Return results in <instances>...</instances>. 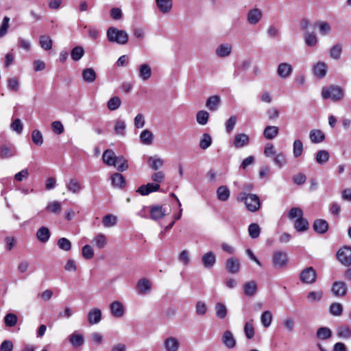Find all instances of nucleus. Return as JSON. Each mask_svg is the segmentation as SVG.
Wrapping results in <instances>:
<instances>
[{
    "label": "nucleus",
    "mask_w": 351,
    "mask_h": 351,
    "mask_svg": "<svg viewBox=\"0 0 351 351\" xmlns=\"http://www.w3.org/2000/svg\"><path fill=\"white\" fill-rule=\"evenodd\" d=\"M158 10L165 14L171 12L173 8V0H156Z\"/></svg>",
    "instance_id": "nucleus-15"
},
{
    "label": "nucleus",
    "mask_w": 351,
    "mask_h": 351,
    "mask_svg": "<svg viewBox=\"0 0 351 351\" xmlns=\"http://www.w3.org/2000/svg\"><path fill=\"white\" fill-rule=\"evenodd\" d=\"M343 96V89L339 86L324 87L322 90V97L325 99H330L332 101H338L341 100Z\"/></svg>",
    "instance_id": "nucleus-3"
},
{
    "label": "nucleus",
    "mask_w": 351,
    "mask_h": 351,
    "mask_svg": "<svg viewBox=\"0 0 351 351\" xmlns=\"http://www.w3.org/2000/svg\"><path fill=\"white\" fill-rule=\"evenodd\" d=\"M329 312L334 316H340L343 313V305L339 302H333L330 305Z\"/></svg>",
    "instance_id": "nucleus-54"
},
{
    "label": "nucleus",
    "mask_w": 351,
    "mask_h": 351,
    "mask_svg": "<svg viewBox=\"0 0 351 351\" xmlns=\"http://www.w3.org/2000/svg\"><path fill=\"white\" fill-rule=\"evenodd\" d=\"M87 317L90 324H97L101 319V311L97 308H93L88 312Z\"/></svg>",
    "instance_id": "nucleus-20"
},
{
    "label": "nucleus",
    "mask_w": 351,
    "mask_h": 351,
    "mask_svg": "<svg viewBox=\"0 0 351 351\" xmlns=\"http://www.w3.org/2000/svg\"><path fill=\"white\" fill-rule=\"evenodd\" d=\"M293 66L287 62H281L278 64L276 70L278 76L281 79L289 77L293 73Z\"/></svg>",
    "instance_id": "nucleus-8"
},
{
    "label": "nucleus",
    "mask_w": 351,
    "mask_h": 351,
    "mask_svg": "<svg viewBox=\"0 0 351 351\" xmlns=\"http://www.w3.org/2000/svg\"><path fill=\"white\" fill-rule=\"evenodd\" d=\"M237 200L245 203L246 208L250 212H256L261 207V202L259 197L252 193H240Z\"/></svg>",
    "instance_id": "nucleus-1"
},
{
    "label": "nucleus",
    "mask_w": 351,
    "mask_h": 351,
    "mask_svg": "<svg viewBox=\"0 0 351 351\" xmlns=\"http://www.w3.org/2000/svg\"><path fill=\"white\" fill-rule=\"evenodd\" d=\"M337 336L342 339L351 338V328L348 326H341L337 330Z\"/></svg>",
    "instance_id": "nucleus-45"
},
{
    "label": "nucleus",
    "mask_w": 351,
    "mask_h": 351,
    "mask_svg": "<svg viewBox=\"0 0 351 351\" xmlns=\"http://www.w3.org/2000/svg\"><path fill=\"white\" fill-rule=\"evenodd\" d=\"M58 246L60 249L64 251H69L71 248V241L64 237H62L58 240Z\"/></svg>",
    "instance_id": "nucleus-60"
},
{
    "label": "nucleus",
    "mask_w": 351,
    "mask_h": 351,
    "mask_svg": "<svg viewBox=\"0 0 351 351\" xmlns=\"http://www.w3.org/2000/svg\"><path fill=\"white\" fill-rule=\"evenodd\" d=\"M32 139L36 145H41L43 143V137L42 133L38 130H33L32 133Z\"/></svg>",
    "instance_id": "nucleus-62"
},
{
    "label": "nucleus",
    "mask_w": 351,
    "mask_h": 351,
    "mask_svg": "<svg viewBox=\"0 0 351 351\" xmlns=\"http://www.w3.org/2000/svg\"><path fill=\"white\" fill-rule=\"evenodd\" d=\"M116 155L112 149H106L102 156L104 162L108 166H113L115 162Z\"/></svg>",
    "instance_id": "nucleus-31"
},
{
    "label": "nucleus",
    "mask_w": 351,
    "mask_h": 351,
    "mask_svg": "<svg viewBox=\"0 0 351 351\" xmlns=\"http://www.w3.org/2000/svg\"><path fill=\"white\" fill-rule=\"evenodd\" d=\"M348 291L347 285L343 281H336L332 287V293L337 297H343Z\"/></svg>",
    "instance_id": "nucleus-10"
},
{
    "label": "nucleus",
    "mask_w": 351,
    "mask_h": 351,
    "mask_svg": "<svg viewBox=\"0 0 351 351\" xmlns=\"http://www.w3.org/2000/svg\"><path fill=\"white\" fill-rule=\"evenodd\" d=\"M215 311L216 316L219 319H223L227 315V308L226 306L222 302H217L215 306Z\"/></svg>",
    "instance_id": "nucleus-41"
},
{
    "label": "nucleus",
    "mask_w": 351,
    "mask_h": 351,
    "mask_svg": "<svg viewBox=\"0 0 351 351\" xmlns=\"http://www.w3.org/2000/svg\"><path fill=\"white\" fill-rule=\"evenodd\" d=\"M262 12L258 8L250 10L247 13V22L251 25L257 24L262 18Z\"/></svg>",
    "instance_id": "nucleus-14"
},
{
    "label": "nucleus",
    "mask_w": 351,
    "mask_h": 351,
    "mask_svg": "<svg viewBox=\"0 0 351 351\" xmlns=\"http://www.w3.org/2000/svg\"><path fill=\"white\" fill-rule=\"evenodd\" d=\"M152 69L148 64H142L138 67V77L143 81H146L152 76Z\"/></svg>",
    "instance_id": "nucleus-21"
},
{
    "label": "nucleus",
    "mask_w": 351,
    "mask_h": 351,
    "mask_svg": "<svg viewBox=\"0 0 351 351\" xmlns=\"http://www.w3.org/2000/svg\"><path fill=\"white\" fill-rule=\"evenodd\" d=\"M111 182L113 186L119 188H123L125 184L124 177L119 173H115L112 175Z\"/></svg>",
    "instance_id": "nucleus-34"
},
{
    "label": "nucleus",
    "mask_w": 351,
    "mask_h": 351,
    "mask_svg": "<svg viewBox=\"0 0 351 351\" xmlns=\"http://www.w3.org/2000/svg\"><path fill=\"white\" fill-rule=\"evenodd\" d=\"M244 332L245 337L248 339H251L254 336V328L253 326V321L247 322L244 326Z\"/></svg>",
    "instance_id": "nucleus-59"
},
{
    "label": "nucleus",
    "mask_w": 351,
    "mask_h": 351,
    "mask_svg": "<svg viewBox=\"0 0 351 351\" xmlns=\"http://www.w3.org/2000/svg\"><path fill=\"white\" fill-rule=\"evenodd\" d=\"M317 274L313 267H309L303 269L300 275L302 283L312 284L316 281Z\"/></svg>",
    "instance_id": "nucleus-6"
},
{
    "label": "nucleus",
    "mask_w": 351,
    "mask_h": 351,
    "mask_svg": "<svg viewBox=\"0 0 351 351\" xmlns=\"http://www.w3.org/2000/svg\"><path fill=\"white\" fill-rule=\"evenodd\" d=\"M121 101L119 97H112L107 104L108 108L110 110H115L121 106Z\"/></svg>",
    "instance_id": "nucleus-61"
},
{
    "label": "nucleus",
    "mask_w": 351,
    "mask_h": 351,
    "mask_svg": "<svg viewBox=\"0 0 351 351\" xmlns=\"http://www.w3.org/2000/svg\"><path fill=\"white\" fill-rule=\"evenodd\" d=\"M257 291V285L255 281L251 280L246 282L243 286V291L245 295L247 296H253Z\"/></svg>",
    "instance_id": "nucleus-32"
},
{
    "label": "nucleus",
    "mask_w": 351,
    "mask_h": 351,
    "mask_svg": "<svg viewBox=\"0 0 351 351\" xmlns=\"http://www.w3.org/2000/svg\"><path fill=\"white\" fill-rule=\"evenodd\" d=\"M136 289L139 294H146L151 290V282L146 278L141 279L136 285Z\"/></svg>",
    "instance_id": "nucleus-23"
},
{
    "label": "nucleus",
    "mask_w": 351,
    "mask_h": 351,
    "mask_svg": "<svg viewBox=\"0 0 351 351\" xmlns=\"http://www.w3.org/2000/svg\"><path fill=\"white\" fill-rule=\"evenodd\" d=\"M148 163L152 169L157 170L162 167L163 160L156 156H150L148 158Z\"/></svg>",
    "instance_id": "nucleus-53"
},
{
    "label": "nucleus",
    "mask_w": 351,
    "mask_h": 351,
    "mask_svg": "<svg viewBox=\"0 0 351 351\" xmlns=\"http://www.w3.org/2000/svg\"><path fill=\"white\" fill-rule=\"evenodd\" d=\"M222 341L228 348H233L235 346L236 341L233 334L230 330L224 332L222 336Z\"/></svg>",
    "instance_id": "nucleus-26"
},
{
    "label": "nucleus",
    "mask_w": 351,
    "mask_h": 351,
    "mask_svg": "<svg viewBox=\"0 0 351 351\" xmlns=\"http://www.w3.org/2000/svg\"><path fill=\"white\" fill-rule=\"evenodd\" d=\"M50 231L45 226L40 227L36 232V238L41 243H47L50 238Z\"/></svg>",
    "instance_id": "nucleus-28"
},
{
    "label": "nucleus",
    "mask_w": 351,
    "mask_h": 351,
    "mask_svg": "<svg viewBox=\"0 0 351 351\" xmlns=\"http://www.w3.org/2000/svg\"><path fill=\"white\" fill-rule=\"evenodd\" d=\"M273 315L271 311H265L261 316V322L265 328H268L272 322Z\"/></svg>",
    "instance_id": "nucleus-48"
},
{
    "label": "nucleus",
    "mask_w": 351,
    "mask_h": 351,
    "mask_svg": "<svg viewBox=\"0 0 351 351\" xmlns=\"http://www.w3.org/2000/svg\"><path fill=\"white\" fill-rule=\"evenodd\" d=\"M212 142L211 136L208 133H204L199 141V147L202 149H206L211 145Z\"/></svg>",
    "instance_id": "nucleus-51"
},
{
    "label": "nucleus",
    "mask_w": 351,
    "mask_h": 351,
    "mask_svg": "<svg viewBox=\"0 0 351 351\" xmlns=\"http://www.w3.org/2000/svg\"><path fill=\"white\" fill-rule=\"evenodd\" d=\"M304 40L306 45L309 47H314L317 43V38L314 32H306Z\"/></svg>",
    "instance_id": "nucleus-56"
},
{
    "label": "nucleus",
    "mask_w": 351,
    "mask_h": 351,
    "mask_svg": "<svg viewBox=\"0 0 351 351\" xmlns=\"http://www.w3.org/2000/svg\"><path fill=\"white\" fill-rule=\"evenodd\" d=\"M287 254L285 252L276 251L273 254L272 264L276 269H282L285 267L288 263Z\"/></svg>",
    "instance_id": "nucleus-4"
},
{
    "label": "nucleus",
    "mask_w": 351,
    "mask_h": 351,
    "mask_svg": "<svg viewBox=\"0 0 351 351\" xmlns=\"http://www.w3.org/2000/svg\"><path fill=\"white\" fill-rule=\"evenodd\" d=\"M108 40L111 43H115L119 45H125L128 41V33L122 29H119L114 27H110L106 32Z\"/></svg>",
    "instance_id": "nucleus-2"
},
{
    "label": "nucleus",
    "mask_w": 351,
    "mask_h": 351,
    "mask_svg": "<svg viewBox=\"0 0 351 351\" xmlns=\"http://www.w3.org/2000/svg\"><path fill=\"white\" fill-rule=\"evenodd\" d=\"M316 335L318 339L326 340L331 337L332 331L327 327H321L317 330Z\"/></svg>",
    "instance_id": "nucleus-50"
},
{
    "label": "nucleus",
    "mask_w": 351,
    "mask_h": 351,
    "mask_svg": "<svg viewBox=\"0 0 351 351\" xmlns=\"http://www.w3.org/2000/svg\"><path fill=\"white\" fill-rule=\"evenodd\" d=\"M278 127L268 125L265 128L263 131V135L266 139L272 140L278 134Z\"/></svg>",
    "instance_id": "nucleus-29"
},
{
    "label": "nucleus",
    "mask_w": 351,
    "mask_h": 351,
    "mask_svg": "<svg viewBox=\"0 0 351 351\" xmlns=\"http://www.w3.org/2000/svg\"><path fill=\"white\" fill-rule=\"evenodd\" d=\"M16 154L15 149L10 146L6 145H3L0 147V158L5 159L12 156H14Z\"/></svg>",
    "instance_id": "nucleus-33"
},
{
    "label": "nucleus",
    "mask_w": 351,
    "mask_h": 351,
    "mask_svg": "<svg viewBox=\"0 0 351 351\" xmlns=\"http://www.w3.org/2000/svg\"><path fill=\"white\" fill-rule=\"evenodd\" d=\"M117 218L116 216L108 214L106 216H104L102 219V225L105 228H110L117 224Z\"/></svg>",
    "instance_id": "nucleus-46"
},
{
    "label": "nucleus",
    "mask_w": 351,
    "mask_h": 351,
    "mask_svg": "<svg viewBox=\"0 0 351 351\" xmlns=\"http://www.w3.org/2000/svg\"><path fill=\"white\" fill-rule=\"evenodd\" d=\"M343 47L341 44L333 45L329 51L330 57L334 60H339L341 57Z\"/></svg>",
    "instance_id": "nucleus-44"
},
{
    "label": "nucleus",
    "mask_w": 351,
    "mask_h": 351,
    "mask_svg": "<svg viewBox=\"0 0 351 351\" xmlns=\"http://www.w3.org/2000/svg\"><path fill=\"white\" fill-rule=\"evenodd\" d=\"M337 258L344 266L351 265V247L344 246L340 248L337 253Z\"/></svg>",
    "instance_id": "nucleus-5"
},
{
    "label": "nucleus",
    "mask_w": 351,
    "mask_h": 351,
    "mask_svg": "<svg viewBox=\"0 0 351 351\" xmlns=\"http://www.w3.org/2000/svg\"><path fill=\"white\" fill-rule=\"evenodd\" d=\"M240 261L235 258H228L226 262V269L230 274H237L240 271Z\"/></svg>",
    "instance_id": "nucleus-13"
},
{
    "label": "nucleus",
    "mask_w": 351,
    "mask_h": 351,
    "mask_svg": "<svg viewBox=\"0 0 351 351\" xmlns=\"http://www.w3.org/2000/svg\"><path fill=\"white\" fill-rule=\"evenodd\" d=\"M84 50L81 46L75 47L71 52V58L77 62L79 61L84 56Z\"/></svg>",
    "instance_id": "nucleus-55"
},
{
    "label": "nucleus",
    "mask_w": 351,
    "mask_h": 351,
    "mask_svg": "<svg viewBox=\"0 0 351 351\" xmlns=\"http://www.w3.org/2000/svg\"><path fill=\"white\" fill-rule=\"evenodd\" d=\"M209 114L205 110H200L196 114L197 122L201 125H205L208 121Z\"/></svg>",
    "instance_id": "nucleus-57"
},
{
    "label": "nucleus",
    "mask_w": 351,
    "mask_h": 351,
    "mask_svg": "<svg viewBox=\"0 0 351 351\" xmlns=\"http://www.w3.org/2000/svg\"><path fill=\"white\" fill-rule=\"evenodd\" d=\"M232 51V45L230 43H225L219 45L215 49V55L220 58L228 57Z\"/></svg>",
    "instance_id": "nucleus-9"
},
{
    "label": "nucleus",
    "mask_w": 351,
    "mask_h": 351,
    "mask_svg": "<svg viewBox=\"0 0 351 351\" xmlns=\"http://www.w3.org/2000/svg\"><path fill=\"white\" fill-rule=\"evenodd\" d=\"M93 243H94L95 246L97 247L99 249L104 248L106 244V237L103 234H97L93 239Z\"/></svg>",
    "instance_id": "nucleus-43"
},
{
    "label": "nucleus",
    "mask_w": 351,
    "mask_h": 351,
    "mask_svg": "<svg viewBox=\"0 0 351 351\" xmlns=\"http://www.w3.org/2000/svg\"><path fill=\"white\" fill-rule=\"evenodd\" d=\"M294 227L297 231L304 232L308 229L309 223L306 219L300 217L295 220Z\"/></svg>",
    "instance_id": "nucleus-40"
},
{
    "label": "nucleus",
    "mask_w": 351,
    "mask_h": 351,
    "mask_svg": "<svg viewBox=\"0 0 351 351\" xmlns=\"http://www.w3.org/2000/svg\"><path fill=\"white\" fill-rule=\"evenodd\" d=\"M202 261L206 268H210L216 263V256L213 252H208L202 256Z\"/></svg>",
    "instance_id": "nucleus-25"
},
{
    "label": "nucleus",
    "mask_w": 351,
    "mask_h": 351,
    "mask_svg": "<svg viewBox=\"0 0 351 351\" xmlns=\"http://www.w3.org/2000/svg\"><path fill=\"white\" fill-rule=\"evenodd\" d=\"M46 210L53 213H59L61 210V204L58 201L51 202L47 204Z\"/></svg>",
    "instance_id": "nucleus-64"
},
{
    "label": "nucleus",
    "mask_w": 351,
    "mask_h": 351,
    "mask_svg": "<svg viewBox=\"0 0 351 351\" xmlns=\"http://www.w3.org/2000/svg\"><path fill=\"white\" fill-rule=\"evenodd\" d=\"M328 66L324 62H318L313 67V73L315 76L322 79L324 78L327 73Z\"/></svg>",
    "instance_id": "nucleus-12"
},
{
    "label": "nucleus",
    "mask_w": 351,
    "mask_h": 351,
    "mask_svg": "<svg viewBox=\"0 0 351 351\" xmlns=\"http://www.w3.org/2000/svg\"><path fill=\"white\" fill-rule=\"evenodd\" d=\"M309 138L313 143H320L325 139V134L322 130L314 129L310 131Z\"/></svg>",
    "instance_id": "nucleus-24"
},
{
    "label": "nucleus",
    "mask_w": 351,
    "mask_h": 351,
    "mask_svg": "<svg viewBox=\"0 0 351 351\" xmlns=\"http://www.w3.org/2000/svg\"><path fill=\"white\" fill-rule=\"evenodd\" d=\"M166 210L162 206H153L150 209L151 219L158 220L165 215Z\"/></svg>",
    "instance_id": "nucleus-22"
},
{
    "label": "nucleus",
    "mask_w": 351,
    "mask_h": 351,
    "mask_svg": "<svg viewBox=\"0 0 351 351\" xmlns=\"http://www.w3.org/2000/svg\"><path fill=\"white\" fill-rule=\"evenodd\" d=\"M39 43L40 47L47 51L51 49L52 47V40L47 35H42L40 36Z\"/></svg>",
    "instance_id": "nucleus-52"
},
{
    "label": "nucleus",
    "mask_w": 351,
    "mask_h": 351,
    "mask_svg": "<svg viewBox=\"0 0 351 351\" xmlns=\"http://www.w3.org/2000/svg\"><path fill=\"white\" fill-rule=\"evenodd\" d=\"M220 97L218 95H213L207 99L206 106L211 111L216 110L220 104Z\"/></svg>",
    "instance_id": "nucleus-30"
},
{
    "label": "nucleus",
    "mask_w": 351,
    "mask_h": 351,
    "mask_svg": "<svg viewBox=\"0 0 351 351\" xmlns=\"http://www.w3.org/2000/svg\"><path fill=\"white\" fill-rule=\"evenodd\" d=\"M114 160H114L115 162H114V165H113V166L114 167H116V169L118 171H124L126 169H128V162L123 156H120L116 157V158Z\"/></svg>",
    "instance_id": "nucleus-38"
},
{
    "label": "nucleus",
    "mask_w": 351,
    "mask_h": 351,
    "mask_svg": "<svg viewBox=\"0 0 351 351\" xmlns=\"http://www.w3.org/2000/svg\"><path fill=\"white\" fill-rule=\"evenodd\" d=\"M67 190L72 193H79L83 189L81 183L75 178H72L66 184Z\"/></svg>",
    "instance_id": "nucleus-27"
},
{
    "label": "nucleus",
    "mask_w": 351,
    "mask_h": 351,
    "mask_svg": "<svg viewBox=\"0 0 351 351\" xmlns=\"http://www.w3.org/2000/svg\"><path fill=\"white\" fill-rule=\"evenodd\" d=\"M303 143L300 139H296L293 143V154L295 158L300 157L303 152Z\"/></svg>",
    "instance_id": "nucleus-47"
},
{
    "label": "nucleus",
    "mask_w": 351,
    "mask_h": 351,
    "mask_svg": "<svg viewBox=\"0 0 351 351\" xmlns=\"http://www.w3.org/2000/svg\"><path fill=\"white\" fill-rule=\"evenodd\" d=\"M261 233V228L256 223L250 224L248 227V234L250 238L254 239L259 237Z\"/></svg>",
    "instance_id": "nucleus-49"
},
{
    "label": "nucleus",
    "mask_w": 351,
    "mask_h": 351,
    "mask_svg": "<svg viewBox=\"0 0 351 351\" xmlns=\"http://www.w3.org/2000/svg\"><path fill=\"white\" fill-rule=\"evenodd\" d=\"M126 128L125 122L123 120L118 119L115 121L114 131L115 134L119 135L121 136H125V130Z\"/></svg>",
    "instance_id": "nucleus-42"
},
{
    "label": "nucleus",
    "mask_w": 351,
    "mask_h": 351,
    "mask_svg": "<svg viewBox=\"0 0 351 351\" xmlns=\"http://www.w3.org/2000/svg\"><path fill=\"white\" fill-rule=\"evenodd\" d=\"M249 143L250 137L245 133L237 134L234 139V146L237 149L247 146Z\"/></svg>",
    "instance_id": "nucleus-17"
},
{
    "label": "nucleus",
    "mask_w": 351,
    "mask_h": 351,
    "mask_svg": "<svg viewBox=\"0 0 351 351\" xmlns=\"http://www.w3.org/2000/svg\"><path fill=\"white\" fill-rule=\"evenodd\" d=\"M163 348L165 351H179L180 342L177 337L169 336L164 339Z\"/></svg>",
    "instance_id": "nucleus-7"
},
{
    "label": "nucleus",
    "mask_w": 351,
    "mask_h": 351,
    "mask_svg": "<svg viewBox=\"0 0 351 351\" xmlns=\"http://www.w3.org/2000/svg\"><path fill=\"white\" fill-rule=\"evenodd\" d=\"M82 77L86 83H92L96 79V73L92 68L84 69L82 71Z\"/></svg>",
    "instance_id": "nucleus-35"
},
{
    "label": "nucleus",
    "mask_w": 351,
    "mask_h": 351,
    "mask_svg": "<svg viewBox=\"0 0 351 351\" xmlns=\"http://www.w3.org/2000/svg\"><path fill=\"white\" fill-rule=\"evenodd\" d=\"M230 190L226 186H221L217 189V198L222 202L227 201L230 197Z\"/></svg>",
    "instance_id": "nucleus-36"
},
{
    "label": "nucleus",
    "mask_w": 351,
    "mask_h": 351,
    "mask_svg": "<svg viewBox=\"0 0 351 351\" xmlns=\"http://www.w3.org/2000/svg\"><path fill=\"white\" fill-rule=\"evenodd\" d=\"M154 135L149 130H144L140 134V139L144 145H151L153 141Z\"/></svg>",
    "instance_id": "nucleus-39"
},
{
    "label": "nucleus",
    "mask_w": 351,
    "mask_h": 351,
    "mask_svg": "<svg viewBox=\"0 0 351 351\" xmlns=\"http://www.w3.org/2000/svg\"><path fill=\"white\" fill-rule=\"evenodd\" d=\"M316 25L319 28L320 35L322 36L328 35L332 31L331 25L326 21H319Z\"/></svg>",
    "instance_id": "nucleus-37"
},
{
    "label": "nucleus",
    "mask_w": 351,
    "mask_h": 351,
    "mask_svg": "<svg viewBox=\"0 0 351 351\" xmlns=\"http://www.w3.org/2000/svg\"><path fill=\"white\" fill-rule=\"evenodd\" d=\"M69 340L74 348H79L84 343V336L78 332H74L69 336Z\"/></svg>",
    "instance_id": "nucleus-18"
},
{
    "label": "nucleus",
    "mask_w": 351,
    "mask_h": 351,
    "mask_svg": "<svg viewBox=\"0 0 351 351\" xmlns=\"http://www.w3.org/2000/svg\"><path fill=\"white\" fill-rule=\"evenodd\" d=\"M160 188V186L158 184L147 183L138 187L136 192L141 195H147L152 192L159 191Z\"/></svg>",
    "instance_id": "nucleus-11"
},
{
    "label": "nucleus",
    "mask_w": 351,
    "mask_h": 351,
    "mask_svg": "<svg viewBox=\"0 0 351 351\" xmlns=\"http://www.w3.org/2000/svg\"><path fill=\"white\" fill-rule=\"evenodd\" d=\"M110 312L112 316L120 318L124 315L123 304L119 301H114L110 305Z\"/></svg>",
    "instance_id": "nucleus-16"
},
{
    "label": "nucleus",
    "mask_w": 351,
    "mask_h": 351,
    "mask_svg": "<svg viewBox=\"0 0 351 351\" xmlns=\"http://www.w3.org/2000/svg\"><path fill=\"white\" fill-rule=\"evenodd\" d=\"M313 228L317 233L324 234L328 230V223L324 219H318L314 221Z\"/></svg>",
    "instance_id": "nucleus-19"
},
{
    "label": "nucleus",
    "mask_w": 351,
    "mask_h": 351,
    "mask_svg": "<svg viewBox=\"0 0 351 351\" xmlns=\"http://www.w3.org/2000/svg\"><path fill=\"white\" fill-rule=\"evenodd\" d=\"M329 159V153L326 150H319L316 155V162L318 164L323 165Z\"/></svg>",
    "instance_id": "nucleus-58"
},
{
    "label": "nucleus",
    "mask_w": 351,
    "mask_h": 351,
    "mask_svg": "<svg viewBox=\"0 0 351 351\" xmlns=\"http://www.w3.org/2000/svg\"><path fill=\"white\" fill-rule=\"evenodd\" d=\"M82 255L85 259H91L94 256V250L90 245H85L82 249Z\"/></svg>",
    "instance_id": "nucleus-63"
}]
</instances>
